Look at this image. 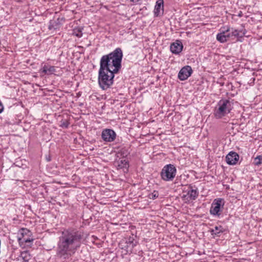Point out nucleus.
Wrapping results in <instances>:
<instances>
[{"mask_svg": "<svg viewBox=\"0 0 262 262\" xmlns=\"http://www.w3.org/2000/svg\"><path fill=\"white\" fill-rule=\"evenodd\" d=\"M123 52L120 48H117L108 54L103 55L100 60L98 82L99 86L106 90L114 83L115 74L121 68Z\"/></svg>", "mask_w": 262, "mask_h": 262, "instance_id": "nucleus-1", "label": "nucleus"}, {"mask_svg": "<svg viewBox=\"0 0 262 262\" xmlns=\"http://www.w3.org/2000/svg\"><path fill=\"white\" fill-rule=\"evenodd\" d=\"M83 236V232L75 228L62 231L57 245L56 258L63 261L74 255L81 245Z\"/></svg>", "mask_w": 262, "mask_h": 262, "instance_id": "nucleus-2", "label": "nucleus"}, {"mask_svg": "<svg viewBox=\"0 0 262 262\" xmlns=\"http://www.w3.org/2000/svg\"><path fill=\"white\" fill-rule=\"evenodd\" d=\"M232 104L229 99H221L215 108L214 115L217 119H221L229 114L232 109Z\"/></svg>", "mask_w": 262, "mask_h": 262, "instance_id": "nucleus-3", "label": "nucleus"}, {"mask_svg": "<svg viewBox=\"0 0 262 262\" xmlns=\"http://www.w3.org/2000/svg\"><path fill=\"white\" fill-rule=\"evenodd\" d=\"M177 169L174 165L169 164L165 165L161 172V179L164 181H171L175 178Z\"/></svg>", "mask_w": 262, "mask_h": 262, "instance_id": "nucleus-4", "label": "nucleus"}, {"mask_svg": "<svg viewBox=\"0 0 262 262\" xmlns=\"http://www.w3.org/2000/svg\"><path fill=\"white\" fill-rule=\"evenodd\" d=\"M137 241L133 235L132 236L123 239L119 243V247L122 249L124 250L126 253H133V249L137 246Z\"/></svg>", "mask_w": 262, "mask_h": 262, "instance_id": "nucleus-5", "label": "nucleus"}, {"mask_svg": "<svg viewBox=\"0 0 262 262\" xmlns=\"http://www.w3.org/2000/svg\"><path fill=\"white\" fill-rule=\"evenodd\" d=\"M224 204V199L221 198L215 199L210 208V213L213 216L219 217L221 215Z\"/></svg>", "mask_w": 262, "mask_h": 262, "instance_id": "nucleus-6", "label": "nucleus"}, {"mask_svg": "<svg viewBox=\"0 0 262 262\" xmlns=\"http://www.w3.org/2000/svg\"><path fill=\"white\" fill-rule=\"evenodd\" d=\"M116 137V134L113 129L106 128L102 132L101 138L105 142H113L115 140Z\"/></svg>", "mask_w": 262, "mask_h": 262, "instance_id": "nucleus-7", "label": "nucleus"}, {"mask_svg": "<svg viewBox=\"0 0 262 262\" xmlns=\"http://www.w3.org/2000/svg\"><path fill=\"white\" fill-rule=\"evenodd\" d=\"M192 73V70L190 66H186L183 67L179 72L178 78L182 80H186Z\"/></svg>", "mask_w": 262, "mask_h": 262, "instance_id": "nucleus-8", "label": "nucleus"}, {"mask_svg": "<svg viewBox=\"0 0 262 262\" xmlns=\"http://www.w3.org/2000/svg\"><path fill=\"white\" fill-rule=\"evenodd\" d=\"M194 187V188L192 185H189L187 194L183 196V198H186L188 201L195 200L199 195L198 189L195 187Z\"/></svg>", "mask_w": 262, "mask_h": 262, "instance_id": "nucleus-9", "label": "nucleus"}, {"mask_svg": "<svg viewBox=\"0 0 262 262\" xmlns=\"http://www.w3.org/2000/svg\"><path fill=\"white\" fill-rule=\"evenodd\" d=\"M239 155L234 151H230L226 157V161L228 164L235 165L239 160Z\"/></svg>", "mask_w": 262, "mask_h": 262, "instance_id": "nucleus-10", "label": "nucleus"}, {"mask_svg": "<svg viewBox=\"0 0 262 262\" xmlns=\"http://www.w3.org/2000/svg\"><path fill=\"white\" fill-rule=\"evenodd\" d=\"M183 48V46L180 40H176L172 43L170 46V51L174 54H179L181 52Z\"/></svg>", "mask_w": 262, "mask_h": 262, "instance_id": "nucleus-11", "label": "nucleus"}, {"mask_svg": "<svg viewBox=\"0 0 262 262\" xmlns=\"http://www.w3.org/2000/svg\"><path fill=\"white\" fill-rule=\"evenodd\" d=\"M64 21V18L63 17H58L56 20H51L50 21L48 28L50 30L58 29L60 27Z\"/></svg>", "mask_w": 262, "mask_h": 262, "instance_id": "nucleus-12", "label": "nucleus"}, {"mask_svg": "<svg viewBox=\"0 0 262 262\" xmlns=\"http://www.w3.org/2000/svg\"><path fill=\"white\" fill-rule=\"evenodd\" d=\"M164 11V1L163 0H158L156 2V5L155 6L154 14L156 16H159L162 12V14L163 13Z\"/></svg>", "mask_w": 262, "mask_h": 262, "instance_id": "nucleus-13", "label": "nucleus"}, {"mask_svg": "<svg viewBox=\"0 0 262 262\" xmlns=\"http://www.w3.org/2000/svg\"><path fill=\"white\" fill-rule=\"evenodd\" d=\"M129 168L128 161L125 159H122L118 162L117 169H122L124 172H127Z\"/></svg>", "mask_w": 262, "mask_h": 262, "instance_id": "nucleus-14", "label": "nucleus"}, {"mask_svg": "<svg viewBox=\"0 0 262 262\" xmlns=\"http://www.w3.org/2000/svg\"><path fill=\"white\" fill-rule=\"evenodd\" d=\"M225 231V229L222 226L214 227V228L211 229L209 230L211 234L213 236H220L221 234Z\"/></svg>", "mask_w": 262, "mask_h": 262, "instance_id": "nucleus-15", "label": "nucleus"}, {"mask_svg": "<svg viewBox=\"0 0 262 262\" xmlns=\"http://www.w3.org/2000/svg\"><path fill=\"white\" fill-rule=\"evenodd\" d=\"M55 68L54 66L45 64L40 70V73L44 74L50 75L55 72Z\"/></svg>", "mask_w": 262, "mask_h": 262, "instance_id": "nucleus-16", "label": "nucleus"}, {"mask_svg": "<svg viewBox=\"0 0 262 262\" xmlns=\"http://www.w3.org/2000/svg\"><path fill=\"white\" fill-rule=\"evenodd\" d=\"M18 241L20 243L21 239L26 236H29L31 234V231L27 228H21L18 232Z\"/></svg>", "mask_w": 262, "mask_h": 262, "instance_id": "nucleus-17", "label": "nucleus"}, {"mask_svg": "<svg viewBox=\"0 0 262 262\" xmlns=\"http://www.w3.org/2000/svg\"><path fill=\"white\" fill-rule=\"evenodd\" d=\"M230 31V29L227 27V29L223 30L220 33H218L216 35V39L221 43H224L227 41L226 38L225 33Z\"/></svg>", "mask_w": 262, "mask_h": 262, "instance_id": "nucleus-18", "label": "nucleus"}, {"mask_svg": "<svg viewBox=\"0 0 262 262\" xmlns=\"http://www.w3.org/2000/svg\"><path fill=\"white\" fill-rule=\"evenodd\" d=\"M230 32H231L232 36H235L237 38H242L246 34V30L245 29L238 30L231 28Z\"/></svg>", "mask_w": 262, "mask_h": 262, "instance_id": "nucleus-19", "label": "nucleus"}, {"mask_svg": "<svg viewBox=\"0 0 262 262\" xmlns=\"http://www.w3.org/2000/svg\"><path fill=\"white\" fill-rule=\"evenodd\" d=\"M21 257L25 262H28L30 259V254L28 251H24L21 253Z\"/></svg>", "mask_w": 262, "mask_h": 262, "instance_id": "nucleus-20", "label": "nucleus"}, {"mask_svg": "<svg viewBox=\"0 0 262 262\" xmlns=\"http://www.w3.org/2000/svg\"><path fill=\"white\" fill-rule=\"evenodd\" d=\"M81 28H75L73 30V34L76 36L78 37H81L82 36Z\"/></svg>", "mask_w": 262, "mask_h": 262, "instance_id": "nucleus-21", "label": "nucleus"}, {"mask_svg": "<svg viewBox=\"0 0 262 262\" xmlns=\"http://www.w3.org/2000/svg\"><path fill=\"white\" fill-rule=\"evenodd\" d=\"M254 164L255 165L259 166L262 163V155L257 156L254 159Z\"/></svg>", "mask_w": 262, "mask_h": 262, "instance_id": "nucleus-22", "label": "nucleus"}, {"mask_svg": "<svg viewBox=\"0 0 262 262\" xmlns=\"http://www.w3.org/2000/svg\"><path fill=\"white\" fill-rule=\"evenodd\" d=\"M159 196V193L157 191H154V192L148 195V198L150 199L155 200Z\"/></svg>", "mask_w": 262, "mask_h": 262, "instance_id": "nucleus-23", "label": "nucleus"}, {"mask_svg": "<svg viewBox=\"0 0 262 262\" xmlns=\"http://www.w3.org/2000/svg\"><path fill=\"white\" fill-rule=\"evenodd\" d=\"M33 239L32 238H30L28 236L23 238L20 242H25L26 243H30L33 242Z\"/></svg>", "mask_w": 262, "mask_h": 262, "instance_id": "nucleus-24", "label": "nucleus"}, {"mask_svg": "<svg viewBox=\"0 0 262 262\" xmlns=\"http://www.w3.org/2000/svg\"><path fill=\"white\" fill-rule=\"evenodd\" d=\"M120 154H121V155L123 157H125L128 155L129 152H128V151L127 150L122 149L120 150Z\"/></svg>", "mask_w": 262, "mask_h": 262, "instance_id": "nucleus-25", "label": "nucleus"}, {"mask_svg": "<svg viewBox=\"0 0 262 262\" xmlns=\"http://www.w3.org/2000/svg\"><path fill=\"white\" fill-rule=\"evenodd\" d=\"M69 122L66 120L63 121L61 124V126L62 127H64L66 128H68L69 125Z\"/></svg>", "mask_w": 262, "mask_h": 262, "instance_id": "nucleus-26", "label": "nucleus"}, {"mask_svg": "<svg viewBox=\"0 0 262 262\" xmlns=\"http://www.w3.org/2000/svg\"><path fill=\"white\" fill-rule=\"evenodd\" d=\"M9 120L10 119H9L8 120H6V123H7L8 124L13 125V124H15L16 122V121L15 120H12L10 121Z\"/></svg>", "mask_w": 262, "mask_h": 262, "instance_id": "nucleus-27", "label": "nucleus"}, {"mask_svg": "<svg viewBox=\"0 0 262 262\" xmlns=\"http://www.w3.org/2000/svg\"><path fill=\"white\" fill-rule=\"evenodd\" d=\"M226 38L227 40L228 38L232 37L231 32H228L227 33H225Z\"/></svg>", "mask_w": 262, "mask_h": 262, "instance_id": "nucleus-28", "label": "nucleus"}, {"mask_svg": "<svg viewBox=\"0 0 262 262\" xmlns=\"http://www.w3.org/2000/svg\"><path fill=\"white\" fill-rule=\"evenodd\" d=\"M139 0H129L130 2L136 3H137Z\"/></svg>", "mask_w": 262, "mask_h": 262, "instance_id": "nucleus-29", "label": "nucleus"}, {"mask_svg": "<svg viewBox=\"0 0 262 262\" xmlns=\"http://www.w3.org/2000/svg\"><path fill=\"white\" fill-rule=\"evenodd\" d=\"M242 15H243V13H242V12L241 11H240V12H239V13H238V16L239 17H242Z\"/></svg>", "mask_w": 262, "mask_h": 262, "instance_id": "nucleus-30", "label": "nucleus"}]
</instances>
